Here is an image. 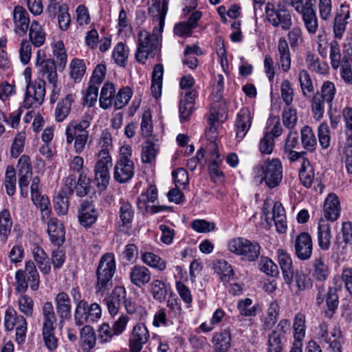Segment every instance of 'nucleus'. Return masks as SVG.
I'll use <instances>...</instances> for the list:
<instances>
[{"instance_id": "nucleus-27", "label": "nucleus", "mask_w": 352, "mask_h": 352, "mask_svg": "<svg viewBox=\"0 0 352 352\" xmlns=\"http://www.w3.org/2000/svg\"><path fill=\"white\" fill-rule=\"evenodd\" d=\"M129 276L131 283L140 287L151 280V273L145 266L135 265L131 269Z\"/></svg>"}, {"instance_id": "nucleus-57", "label": "nucleus", "mask_w": 352, "mask_h": 352, "mask_svg": "<svg viewBox=\"0 0 352 352\" xmlns=\"http://www.w3.org/2000/svg\"><path fill=\"white\" fill-rule=\"evenodd\" d=\"M25 138V133L23 131L19 132L16 135L13 143L12 144L10 151L11 155L13 157H18L20 155V154L23 152Z\"/></svg>"}, {"instance_id": "nucleus-24", "label": "nucleus", "mask_w": 352, "mask_h": 352, "mask_svg": "<svg viewBox=\"0 0 352 352\" xmlns=\"http://www.w3.org/2000/svg\"><path fill=\"white\" fill-rule=\"evenodd\" d=\"M43 77L47 80L49 87L56 88L58 85V75L56 72V66L55 62L48 58L45 61L41 63V67L39 69Z\"/></svg>"}, {"instance_id": "nucleus-60", "label": "nucleus", "mask_w": 352, "mask_h": 352, "mask_svg": "<svg viewBox=\"0 0 352 352\" xmlns=\"http://www.w3.org/2000/svg\"><path fill=\"white\" fill-rule=\"evenodd\" d=\"M307 31L311 34L316 33L318 28V21L316 12L302 14Z\"/></svg>"}, {"instance_id": "nucleus-58", "label": "nucleus", "mask_w": 352, "mask_h": 352, "mask_svg": "<svg viewBox=\"0 0 352 352\" xmlns=\"http://www.w3.org/2000/svg\"><path fill=\"white\" fill-rule=\"evenodd\" d=\"M131 96V89H119L118 92L116 90L113 91L115 108L117 109L122 108L128 103Z\"/></svg>"}, {"instance_id": "nucleus-46", "label": "nucleus", "mask_w": 352, "mask_h": 352, "mask_svg": "<svg viewBox=\"0 0 352 352\" xmlns=\"http://www.w3.org/2000/svg\"><path fill=\"white\" fill-rule=\"evenodd\" d=\"M80 339L84 350L88 351L95 346L96 338L94 331L90 325H85L81 329Z\"/></svg>"}, {"instance_id": "nucleus-53", "label": "nucleus", "mask_w": 352, "mask_h": 352, "mask_svg": "<svg viewBox=\"0 0 352 352\" xmlns=\"http://www.w3.org/2000/svg\"><path fill=\"white\" fill-rule=\"evenodd\" d=\"M252 304V300L248 298L239 300L237 303V308L241 315L244 316H255L257 314L258 306L254 305L249 308Z\"/></svg>"}, {"instance_id": "nucleus-25", "label": "nucleus", "mask_w": 352, "mask_h": 352, "mask_svg": "<svg viewBox=\"0 0 352 352\" xmlns=\"http://www.w3.org/2000/svg\"><path fill=\"white\" fill-rule=\"evenodd\" d=\"M13 19L15 32L19 34H25L30 26L29 14L21 6H16L13 11Z\"/></svg>"}, {"instance_id": "nucleus-47", "label": "nucleus", "mask_w": 352, "mask_h": 352, "mask_svg": "<svg viewBox=\"0 0 352 352\" xmlns=\"http://www.w3.org/2000/svg\"><path fill=\"white\" fill-rule=\"evenodd\" d=\"M42 315L43 318V328L54 327L57 318L51 302H46L43 305Z\"/></svg>"}, {"instance_id": "nucleus-10", "label": "nucleus", "mask_w": 352, "mask_h": 352, "mask_svg": "<svg viewBox=\"0 0 352 352\" xmlns=\"http://www.w3.org/2000/svg\"><path fill=\"white\" fill-rule=\"evenodd\" d=\"M98 157V160L94 166V179L98 187L104 189L108 186L110 179L109 166L111 164V157L107 152H99Z\"/></svg>"}, {"instance_id": "nucleus-37", "label": "nucleus", "mask_w": 352, "mask_h": 352, "mask_svg": "<svg viewBox=\"0 0 352 352\" xmlns=\"http://www.w3.org/2000/svg\"><path fill=\"white\" fill-rule=\"evenodd\" d=\"M278 50L280 65L284 72H287L290 69L291 58L287 42L284 38L278 40Z\"/></svg>"}, {"instance_id": "nucleus-50", "label": "nucleus", "mask_w": 352, "mask_h": 352, "mask_svg": "<svg viewBox=\"0 0 352 352\" xmlns=\"http://www.w3.org/2000/svg\"><path fill=\"white\" fill-rule=\"evenodd\" d=\"M128 57L129 48L122 42L118 43L113 50V58L115 63L120 67H125Z\"/></svg>"}, {"instance_id": "nucleus-41", "label": "nucleus", "mask_w": 352, "mask_h": 352, "mask_svg": "<svg viewBox=\"0 0 352 352\" xmlns=\"http://www.w3.org/2000/svg\"><path fill=\"white\" fill-rule=\"evenodd\" d=\"M326 305L327 310L324 311V315L326 317L331 318L339 305L337 289L335 287L329 288L326 295Z\"/></svg>"}, {"instance_id": "nucleus-14", "label": "nucleus", "mask_w": 352, "mask_h": 352, "mask_svg": "<svg viewBox=\"0 0 352 352\" xmlns=\"http://www.w3.org/2000/svg\"><path fill=\"white\" fill-rule=\"evenodd\" d=\"M135 164L131 159H118L113 170V178L118 183L129 181L134 175Z\"/></svg>"}, {"instance_id": "nucleus-62", "label": "nucleus", "mask_w": 352, "mask_h": 352, "mask_svg": "<svg viewBox=\"0 0 352 352\" xmlns=\"http://www.w3.org/2000/svg\"><path fill=\"white\" fill-rule=\"evenodd\" d=\"M258 266L259 269L267 275L274 276L278 274L277 265L268 257H261Z\"/></svg>"}, {"instance_id": "nucleus-29", "label": "nucleus", "mask_w": 352, "mask_h": 352, "mask_svg": "<svg viewBox=\"0 0 352 352\" xmlns=\"http://www.w3.org/2000/svg\"><path fill=\"white\" fill-rule=\"evenodd\" d=\"M272 219L277 232L281 234L285 233L287 228L285 211L282 204L278 201L274 204Z\"/></svg>"}, {"instance_id": "nucleus-40", "label": "nucleus", "mask_w": 352, "mask_h": 352, "mask_svg": "<svg viewBox=\"0 0 352 352\" xmlns=\"http://www.w3.org/2000/svg\"><path fill=\"white\" fill-rule=\"evenodd\" d=\"M290 289L296 294L305 290L311 285V279L302 272H296L294 274L293 283L288 285Z\"/></svg>"}, {"instance_id": "nucleus-33", "label": "nucleus", "mask_w": 352, "mask_h": 352, "mask_svg": "<svg viewBox=\"0 0 352 352\" xmlns=\"http://www.w3.org/2000/svg\"><path fill=\"white\" fill-rule=\"evenodd\" d=\"M29 38L31 43L36 47H41L45 41V32L36 21H32L30 26Z\"/></svg>"}, {"instance_id": "nucleus-59", "label": "nucleus", "mask_w": 352, "mask_h": 352, "mask_svg": "<svg viewBox=\"0 0 352 352\" xmlns=\"http://www.w3.org/2000/svg\"><path fill=\"white\" fill-rule=\"evenodd\" d=\"M306 62L309 69H312L313 71H315L319 74H324L327 72V64L325 63L320 62L318 58L314 54H308L306 58Z\"/></svg>"}, {"instance_id": "nucleus-28", "label": "nucleus", "mask_w": 352, "mask_h": 352, "mask_svg": "<svg viewBox=\"0 0 352 352\" xmlns=\"http://www.w3.org/2000/svg\"><path fill=\"white\" fill-rule=\"evenodd\" d=\"M231 333L229 329H224L215 333L212 338L214 351L228 352L231 346Z\"/></svg>"}, {"instance_id": "nucleus-16", "label": "nucleus", "mask_w": 352, "mask_h": 352, "mask_svg": "<svg viewBox=\"0 0 352 352\" xmlns=\"http://www.w3.org/2000/svg\"><path fill=\"white\" fill-rule=\"evenodd\" d=\"M295 253L296 256L302 260H308L313 250V243L311 235L307 232H301L295 240Z\"/></svg>"}, {"instance_id": "nucleus-55", "label": "nucleus", "mask_w": 352, "mask_h": 352, "mask_svg": "<svg viewBox=\"0 0 352 352\" xmlns=\"http://www.w3.org/2000/svg\"><path fill=\"white\" fill-rule=\"evenodd\" d=\"M106 70L104 65H98L93 72L88 88H98L104 79Z\"/></svg>"}, {"instance_id": "nucleus-11", "label": "nucleus", "mask_w": 352, "mask_h": 352, "mask_svg": "<svg viewBox=\"0 0 352 352\" xmlns=\"http://www.w3.org/2000/svg\"><path fill=\"white\" fill-rule=\"evenodd\" d=\"M40 183L38 177L32 179L30 186L31 197L34 205L40 208L42 221H45L49 219L51 214L50 202L47 197L41 195Z\"/></svg>"}, {"instance_id": "nucleus-4", "label": "nucleus", "mask_w": 352, "mask_h": 352, "mask_svg": "<svg viewBox=\"0 0 352 352\" xmlns=\"http://www.w3.org/2000/svg\"><path fill=\"white\" fill-rule=\"evenodd\" d=\"M210 109L208 118L209 128L206 131L208 140L211 141L216 138V122L225 119L226 102L223 99L222 89H213L210 96Z\"/></svg>"}, {"instance_id": "nucleus-61", "label": "nucleus", "mask_w": 352, "mask_h": 352, "mask_svg": "<svg viewBox=\"0 0 352 352\" xmlns=\"http://www.w3.org/2000/svg\"><path fill=\"white\" fill-rule=\"evenodd\" d=\"M90 179L86 174L81 171L79 174L76 184V195L80 197L85 196L89 189Z\"/></svg>"}, {"instance_id": "nucleus-8", "label": "nucleus", "mask_w": 352, "mask_h": 352, "mask_svg": "<svg viewBox=\"0 0 352 352\" xmlns=\"http://www.w3.org/2000/svg\"><path fill=\"white\" fill-rule=\"evenodd\" d=\"M101 307L98 303L94 302L89 305L87 301L80 302L75 308V323L78 326L94 323L101 318Z\"/></svg>"}, {"instance_id": "nucleus-2", "label": "nucleus", "mask_w": 352, "mask_h": 352, "mask_svg": "<svg viewBox=\"0 0 352 352\" xmlns=\"http://www.w3.org/2000/svg\"><path fill=\"white\" fill-rule=\"evenodd\" d=\"M228 248L232 253L240 256L248 262L256 261L261 254V245L254 241L243 237H236L229 241Z\"/></svg>"}, {"instance_id": "nucleus-42", "label": "nucleus", "mask_w": 352, "mask_h": 352, "mask_svg": "<svg viewBox=\"0 0 352 352\" xmlns=\"http://www.w3.org/2000/svg\"><path fill=\"white\" fill-rule=\"evenodd\" d=\"M45 96V89H26L24 107L29 109L34 103L41 105L44 101Z\"/></svg>"}, {"instance_id": "nucleus-49", "label": "nucleus", "mask_w": 352, "mask_h": 352, "mask_svg": "<svg viewBox=\"0 0 352 352\" xmlns=\"http://www.w3.org/2000/svg\"><path fill=\"white\" fill-rule=\"evenodd\" d=\"M305 317L302 314H297L293 324L294 338L296 342H302L305 336Z\"/></svg>"}, {"instance_id": "nucleus-17", "label": "nucleus", "mask_w": 352, "mask_h": 352, "mask_svg": "<svg viewBox=\"0 0 352 352\" xmlns=\"http://www.w3.org/2000/svg\"><path fill=\"white\" fill-rule=\"evenodd\" d=\"M252 115L249 109H241L236 116L235 122L236 138L242 140L249 131L252 124Z\"/></svg>"}, {"instance_id": "nucleus-35", "label": "nucleus", "mask_w": 352, "mask_h": 352, "mask_svg": "<svg viewBox=\"0 0 352 352\" xmlns=\"http://www.w3.org/2000/svg\"><path fill=\"white\" fill-rule=\"evenodd\" d=\"M312 269L313 276L318 281H324L330 274L329 268L322 256L313 261Z\"/></svg>"}, {"instance_id": "nucleus-64", "label": "nucleus", "mask_w": 352, "mask_h": 352, "mask_svg": "<svg viewBox=\"0 0 352 352\" xmlns=\"http://www.w3.org/2000/svg\"><path fill=\"white\" fill-rule=\"evenodd\" d=\"M55 327L43 328V337L46 346L53 351L57 348V339L54 336Z\"/></svg>"}, {"instance_id": "nucleus-51", "label": "nucleus", "mask_w": 352, "mask_h": 352, "mask_svg": "<svg viewBox=\"0 0 352 352\" xmlns=\"http://www.w3.org/2000/svg\"><path fill=\"white\" fill-rule=\"evenodd\" d=\"M214 270L223 281H228L234 276L232 266L225 260L217 261L214 263Z\"/></svg>"}, {"instance_id": "nucleus-43", "label": "nucleus", "mask_w": 352, "mask_h": 352, "mask_svg": "<svg viewBox=\"0 0 352 352\" xmlns=\"http://www.w3.org/2000/svg\"><path fill=\"white\" fill-rule=\"evenodd\" d=\"M169 287L162 280L156 279L151 283V292L153 298L159 302L165 300Z\"/></svg>"}, {"instance_id": "nucleus-19", "label": "nucleus", "mask_w": 352, "mask_h": 352, "mask_svg": "<svg viewBox=\"0 0 352 352\" xmlns=\"http://www.w3.org/2000/svg\"><path fill=\"white\" fill-rule=\"evenodd\" d=\"M278 263L283 272L285 283L292 285L294 278L292 260L290 255L283 250H278Z\"/></svg>"}, {"instance_id": "nucleus-13", "label": "nucleus", "mask_w": 352, "mask_h": 352, "mask_svg": "<svg viewBox=\"0 0 352 352\" xmlns=\"http://www.w3.org/2000/svg\"><path fill=\"white\" fill-rule=\"evenodd\" d=\"M149 338L150 334L146 325L144 323L136 324L129 338L130 352H140Z\"/></svg>"}, {"instance_id": "nucleus-6", "label": "nucleus", "mask_w": 352, "mask_h": 352, "mask_svg": "<svg viewBox=\"0 0 352 352\" xmlns=\"http://www.w3.org/2000/svg\"><path fill=\"white\" fill-rule=\"evenodd\" d=\"M16 283V290L19 292H25L30 283V288L33 291L38 289L40 280L39 274L34 263L30 260L25 264L24 270H19L15 274Z\"/></svg>"}, {"instance_id": "nucleus-23", "label": "nucleus", "mask_w": 352, "mask_h": 352, "mask_svg": "<svg viewBox=\"0 0 352 352\" xmlns=\"http://www.w3.org/2000/svg\"><path fill=\"white\" fill-rule=\"evenodd\" d=\"M98 218V212L94 206L89 202H83L81 204L78 219L83 227H90Z\"/></svg>"}, {"instance_id": "nucleus-21", "label": "nucleus", "mask_w": 352, "mask_h": 352, "mask_svg": "<svg viewBox=\"0 0 352 352\" xmlns=\"http://www.w3.org/2000/svg\"><path fill=\"white\" fill-rule=\"evenodd\" d=\"M126 298V290L122 286L116 287L107 298V306L111 315L114 316L118 313L120 305Z\"/></svg>"}, {"instance_id": "nucleus-32", "label": "nucleus", "mask_w": 352, "mask_h": 352, "mask_svg": "<svg viewBox=\"0 0 352 352\" xmlns=\"http://www.w3.org/2000/svg\"><path fill=\"white\" fill-rule=\"evenodd\" d=\"M160 146L157 144L147 140L142 146L141 158L144 164H152L155 162L159 152Z\"/></svg>"}, {"instance_id": "nucleus-39", "label": "nucleus", "mask_w": 352, "mask_h": 352, "mask_svg": "<svg viewBox=\"0 0 352 352\" xmlns=\"http://www.w3.org/2000/svg\"><path fill=\"white\" fill-rule=\"evenodd\" d=\"M299 178L302 185L310 188L314 179V170L307 159H303L299 171Z\"/></svg>"}, {"instance_id": "nucleus-7", "label": "nucleus", "mask_w": 352, "mask_h": 352, "mask_svg": "<svg viewBox=\"0 0 352 352\" xmlns=\"http://www.w3.org/2000/svg\"><path fill=\"white\" fill-rule=\"evenodd\" d=\"M160 43L155 38L151 39L150 33L144 30L138 34V45L135 58L139 63L144 61L150 56L153 58L160 51Z\"/></svg>"}, {"instance_id": "nucleus-5", "label": "nucleus", "mask_w": 352, "mask_h": 352, "mask_svg": "<svg viewBox=\"0 0 352 352\" xmlns=\"http://www.w3.org/2000/svg\"><path fill=\"white\" fill-rule=\"evenodd\" d=\"M265 15L267 21L275 28L283 30H290L292 25L291 11L280 2L276 4L267 2L265 5Z\"/></svg>"}, {"instance_id": "nucleus-45", "label": "nucleus", "mask_w": 352, "mask_h": 352, "mask_svg": "<svg viewBox=\"0 0 352 352\" xmlns=\"http://www.w3.org/2000/svg\"><path fill=\"white\" fill-rule=\"evenodd\" d=\"M279 314V305L276 301L270 304L267 310V316L263 319V328L265 330L271 329L276 323Z\"/></svg>"}, {"instance_id": "nucleus-20", "label": "nucleus", "mask_w": 352, "mask_h": 352, "mask_svg": "<svg viewBox=\"0 0 352 352\" xmlns=\"http://www.w3.org/2000/svg\"><path fill=\"white\" fill-rule=\"evenodd\" d=\"M324 217L329 221H334L340 216V205L338 197L329 194L325 199L323 208Z\"/></svg>"}, {"instance_id": "nucleus-44", "label": "nucleus", "mask_w": 352, "mask_h": 352, "mask_svg": "<svg viewBox=\"0 0 352 352\" xmlns=\"http://www.w3.org/2000/svg\"><path fill=\"white\" fill-rule=\"evenodd\" d=\"M301 142L303 148L307 151L310 152L315 151L317 144L316 138L312 129L308 126H305L301 129Z\"/></svg>"}, {"instance_id": "nucleus-15", "label": "nucleus", "mask_w": 352, "mask_h": 352, "mask_svg": "<svg viewBox=\"0 0 352 352\" xmlns=\"http://www.w3.org/2000/svg\"><path fill=\"white\" fill-rule=\"evenodd\" d=\"M167 10L168 3L166 0H163L162 7H160L158 4H156L155 6L150 7L148 8L149 14L158 22L159 27H155L153 30L152 34H150L151 38H155L157 43H160V38L161 37L164 26V20Z\"/></svg>"}, {"instance_id": "nucleus-36", "label": "nucleus", "mask_w": 352, "mask_h": 352, "mask_svg": "<svg viewBox=\"0 0 352 352\" xmlns=\"http://www.w3.org/2000/svg\"><path fill=\"white\" fill-rule=\"evenodd\" d=\"M157 199V190L155 186H150L146 192L140 195L137 201L138 208L142 212H148V202H154Z\"/></svg>"}, {"instance_id": "nucleus-63", "label": "nucleus", "mask_w": 352, "mask_h": 352, "mask_svg": "<svg viewBox=\"0 0 352 352\" xmlns=\"http://www.w3.org/2000/svg\"><path fill=\"white\" fill-rule=\"evenodd\" d=\"M133 209L131 204L126 201H122L120 208V218L123 224L131 222L133 218Z\"/></svg>"}, {"instance_id": "nucleus-52", "label": "nucleus", "mask_w": 352, "mask_h": 352, "mask_svg": "<svg viewBox=\"0 0 352 352\" xmlns=\"http://www.w3.org/2000/svg\"><path fill=\"white\" fill-rule=\"evenodd\" d=\"M342 116L345 122V140L340 144H352V107H345L342 111Z\"/></svg>"}, {"instance_id": "nucleus-30", "label": "nucleus", "mask_w": 352, "mask_h": 352, "mask_svg": "<svg viewBox=\"0 0 352 352\" xmlns=\"http://www.w3.org/2000/svg\"><path fill=\"white\" fill-rule=\"evenodd\" d=\"M32 254L40 271L45 274H49L51 271V265L45 252L39 246L35 245L32 250Z\"/></svg>"}, {"instance_id": "nucleus-34", "label": "nucleus", "mask_w": 352, "mask_h": 352, "mask_svg": "<svg viewBox=\"0 0 352 352\" xmlns=\"http://www.w3.org/2000/svg\"><path fill=\"white\" fill-rule=\"evenodd\" d=\"M141 259L145 265L160 272L164 271L166 268V261L153 252H142Z\"/></svg>"}, {"instance_id": "nucleus-31", "label": "nucleus", "mask_w": 352, "mask_h": 352, "mask_svg": "<svg viewBox=\"0 0 352 352\" xmlns=\"http://www.w3.org/2000/svg\"><path fill=\"white\" fill-rule=\"evenodd\" d=\"M74 101V96L72 94H67L58 102L55 109V118L57 122H63L68 116Z\"/></svg>"}, {"instance_id": "nucleus-56", "label": "nucleus", "mask_w": 352, "mask_h": 352, "mask_svg": "<svg viewBox=\"0 0 352 352\" xmlns=\"http://www.w3.org/2000/svg\"><path fill=\"white\" fill-rule=\"evenodd\" d=\"M284 339L278 337L275 333H270L267 336V352H283Z\"/></svg>"}, {"instance_id": "nucleus-18", "label": "nucleus", "mask_w": 352, "mask_h": 352, "mask_svg": "<svg viewBox=\"0 0 352 352\" xmlns=\"http://www.w3.org/2000/svg\"><path fill=\"white\" fill-rule=\"evenodd\" d=\"M54 302L60 322L69 319L72 316V303L69 295L63 292L58 293Z\"/></svg>"}, {"instance_id": "nucleus-38", "label": "nucleus", "mask_w": 352, "mask_h": 352, "mask_svg": "<svg viewBox=\"0 0 352 352\" xmlns=\"http://www.w3.org/2000/svg\"><path fill=\"white\" fill-rule=\"evenodd\" d=\"M12 227V220L10 211L8 209L2 210L0 212V233L3 243L7 242Z\"/></svg>"}, {"instance_id": "nucleus-3", "label": "nucleus", "mask_w": 352, "mask_h": 352, "mask_svg": "<svg viewBox=\"0 0 352 352\" xmlns=\"http://www.w3.org/2000/svg\"><path fill=\"white\" fill-rule=\"evenodd\" d=\"M116 271V262L113 254L107 253L100 260L97 271L96 292L103 294L112 286V278Z\"/></svg>"}, {"instance_id": "nucleus-26", "label": "nucleus", "mask_w": 352, "mask_h": 352, "mask_svg": "<svg viewBox=\"0 0 352 352\" xmlns=\"http://www.w3.org/2000/svg\"><path fill=\"white\" fill-rule=\"evenodd\" d=\"M47 232L51 241L60 245L65 241V231L63 224L56 219L51 218L47 222Z\"/></svg>"}, {"instance_id": "nucleus-54", "label": "nucleus", "mask_w": 352, "mask_h": 352, "mask_svg": "<svg viewBox=\"0 0 352 352\" xmlns=\"http://www.w3.org/2000/svg\"><path fill=\"white\" fill-rule=\"evenodd\" d=\"M318 136L321 147L324 149L329 148L331 142V135L329 127L327 123L322 122L318 126Z\"/></svg>"}, {"instance_id": "nucleus-9", "label": "nucleus", "mask_w": 352, "mask_h": 352, "mask_svg": "<svg viewBox=\"0 0 352 352\" xmlns=\"http://www.w3.org/2000/svg\"><path fill=\"white\" fill-rule=\"evenodd\" d=\"M336 94V89H320L317 90L311 100V111L314 118L320 120L324 112V104L329 107V111H331L332 100Z\"/></svg>"}, {"instance_id": "nucleus-1", "label": "nucleus", "mask_w": 352, "mask_h": 352, "mask_svg": "<svg viewBox=\"0 0 352 352\" xmlns=\"http://www.w3.org/2000/svg\"><path fill=\"white\" fill-rule=\"evenodd\" d=\"M255 177L262 183L263 181L270 188L277 186L283 178V167L280 160L276 158L256 166Z\"/></svg>"}, {"instance_id": "nucleus-22", "label": "nucleus", "mask_w": 352, "mask_h": 352, "mask_svg": "<svg viewBox=\"0 0 352 352\" xmlns=\"http://www.w3.org/2000/svg\"><path fill=\"white\" fill-rule=\"evenodd\" d=\"M317 239L318 246L322 250L327 251L330 249L332 239L331 226L323 219H320L318 224Z\"/></svg>"}, {"instance_id": "nucleus-12", "label": "nucleus", "mask_w": 352, "mask_h": 352, "mask_svg": "<svg viewBox=\"0 0 352 352\" xmlns=\"http://www.w3.org/2000/svg\"><path fill=\"white\" fill-rule=\"evenodd\" d=\"M91 120V115L85 113L80 122L76 120L72 121L66 128L67 143L71 144L77 137L89 135V132L87 129L90 126Z\"/></svg>"}, {"instance_id": "nucleus-48", "label": "nucleus", "mask_w": 352, "mask_h": 352, "mask_svg": "<svg viewBox=\"0 0 352 352\" xmlns=\"http://www.w3.org/2000/svg\"><path fill=\"white\" fill-rule=\"evenodd\" d=\"M70 76L75 82L81 80L86 71V66L83 60L74 58L69 65Z\"/></svg>"}]
</instances>
